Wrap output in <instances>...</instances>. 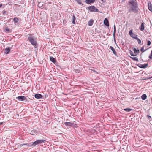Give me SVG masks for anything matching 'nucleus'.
Returning a JSON list of instances; mask_svg holds the SVG:
<instances>
[{"instance_id":"nucleus-11","label":"nucleus","mask_w":152,"mask_h":152,"mask_svg":"<svg viewBox=\"0 0 152 152\" xmlns=\"http://www.w3.org/2000/svg\"><path fill=\"white\" fill-rule=\"evenodd\" d=\"M148 9L151 11H152V5L151 2H148Z\"/></svg>"},{"instance_id":"nucleus-17","label":"nucleus","mask_w":152,"mask_h":152,"mask_svg":"<svg viewBox=\"0 0 152 152\" xmlns=\"http://www.w3.org/2000/svg\"><path fill=\"white\" fill-rule=\"evenodd\" d=\"M110 49L112 50L114 55H116L117 53L115 51V49L112 46H110Z\"/></svg>"},{"instance_id":"nucleus-10","label":"nucleus","mask_w":152,"mask_h":152,"mask_svg":"<svg viewBox=\"0 0 152 152\" xmlns=\"http://www.w3.org/2000/svg\"><path fill=\"white\" fill-rule=\"evenodd\" d=\"M145 23L144 22L142 23L141 26L139 27V28L141 31H142L144 30V25Z\"/></svg>"},{"instance_id":"nucleus-21","label":"nucleus","mask_w":152,"mask_h":152,"mask_svg":"<svg viewBox=\"0 0 152 152\" xmlns=\"http://www.w3.org/2000/svg\"><path fill=\"white\" fill-rule=\"evenodd\" d=\"M75 20H76V18H75V16L74 15V14H73L72 16V23L73 24H75Z\"/></svg>"},{"instance_id":"nucleus-26","label":"nucleus","mask_w":152,"mask_h":152,"mask_svg":"<svg viewBox=\"0 0 152 152\" xmlns=\"http://www.w3.org/2000/svg\"><path fill=\"white\" fill-rule=\"evenodd\" d=\"M42 2L41 3L39 2H38V4L37 5V6H38L39 7H42L43 4H42Z\"/></svg>"},{"instance_id":"nucleus-31","label":"nucleus","mask_w":152,"mask_h":152,"mask_svg":"<svg viewBox=\"0 0 152 152\" xmlns=\"http://www.w3.org/2000/svg\"><path fill=\"white\" fill-rule=\"evenodd\" d=\"M132 31L133 30L132 29H131L129 31V34L130 36L132 35L133 34V33L132 32Z\"/></svg>"},{"instance_id":"nucleus-7","label":"nucleus","mask_w":152,"mask_h":152,"mask_svg":"<svg viewBox=\"0 0 152 152\" xmlns=\"http://www.w3.org/2000/svg\"><path fill=\"white\" fill-rule=\"evenodd\" d=\"M104 24L107 26H109V22L108 19L105 18L104 21Z\"/></svg>"},{"instance_id":"nucleus-14","label":"nucleus","mask_w":152,"mask_h":152,"mask_svg":"<svg viewBox=\"0 0 152 152\" xmlns=\"http://www.w3.org/2000/svg\"><path fill=\"white\" fill-rule=\"evenodd\" d=\"M37 133V131L36 130H33L31 131L30 132V133L32 135H34L35 134Z\"/></svg>"},{"instance_id":"nucleus-29","label":"nucleus","mask_w":152,"mask_h":152,"mask_svg":"<svg viewBox=\"0 0 152 152\" xmlns=\"http://www.w3.org/2000/svg\"><path fill=\"white\" fill-rule=\"evenodd\" d=\"M144 46H143L141 48V49L140 50L142 52H143L145 51L146 50V49L144 50Z\"/></svg>"},{"instance_id":"nucleus-32","label":"nucleus","mask_w":152,"mask_h":152,"mask_svg":"<svg viewBox=\"0 0 152 152\" xmlns=\"http://www.w3.org/2000/svg\"><path fill=\"white\" fill-rule=\"evenodd\" d=\"M115 33L116 32H113V36L114 38V40L115 41Z\"/></svg>"},{"instance_id":"nucleus-20","label":"nucleus","mask_w":152,"mask_h":152,"mask_svg":"<svg viewBox=\"0 0 152 152\" xmlns=\"http://www.w3.org/2000/svg\"><path fill=\"white\" fill-rule=\"evenodd\" d=\"M130 36L133 38L135 39H136L137 38V35L134 33H133L132 35Z\"/></svg>"},{"instance_id":"nucleus-13","label":"nucleus","mask_w":152,"mask_h":152,"mask_svg":"<svg viewBox=\"0 0 152 152\" xmlns=\"http://www.w3.org/2000/svg\"><path fill=\"white\" fill-rule=\"evenodd\" d=\"M95 1V0H86L85 2L87 4H90L94 3Z\"/></svg>"},{"instance_id":"nucleus-30","label":"nucleus","mask_w":152,"mask_h":152,"mask_svg":"<svg viewBox=\"0 0 152 152\" xmlns=\"http://www.w3.org/2000/svg\"><path fill=\"white\" fill-rule=\"evenodd\" d=\"M149 58L150 59H152V50L151 52V53L149 56Z\"/></svg>"},{"instance_id":"nucleus-1","label":"nucleus","mask_w":152,"mask_h":152,"mask_svg":"<svg viewBox=\"0 0 152 152\" xmlns=\"http://www.w3.org/2000/svg\"><path fill=\"white\" fill-rule=\"evenodd\" d=\"M127 9L129 12H130L137 13L139 10L138 5L136 0H130L128 1L127 4Z\"/></svg>"},{"instance_id":"nucleus-33","label":"nucleus","mask_w":152,"mask_h":152,"mask_svg":"<svg viewBox=\"0 0 152 152\" xmlns=\"http://www.w3.org/2000/svg\"><path fill=\"white\" fill-rule=\"evenodd\" d=\"M151 42L150 41H148L147 42V45L148 46H149L151 44Z\"/></svg>"},{"instance_id":"nucleus-24","label":"nucleus","mask_w":152,"mask_h":152,"mask_svg":"<svg viewBox=\"0 0 152 152\" xmlns=\"http://www.w3.org/2000/svg\"><path fill=\"white\" fill-rule=\"evenodd\" d=\"M129 53L130 55L132 56H135L136 55H135L133 53V52L132 51H131V50H129Z\"/></svg>"},{"instance_id":"nucleus-39","label":"nucleus","mask_w":152,"mask_h":152,"mask_svg":"<svg viewBox=\"0 0 152 152\" xmlns=\"http://www.w3.org/2000/svg\"><path fill=\"white\" fill-rule=\"evenodd\" d=\"M103 2H104L105 1V0H101Z\"/></svg>"},{"instance_id":"nucleus-5","label":"nucleus","mask_w":152,"mask_h":152,"mask_svg":"<svg viewBox=\"0 0 152 152\" xmlns=\"http://www.w3.org/2000/svg\"><path fill=\"white\" fill-rule=\"evenodd\" d=\"M136 65L140 68L144 69L147 67L148 65V64H137Z\"/></svg>"},{"instance_id":"nucleus-3","label":"nucleus","mask_w":152,"mask_h":152,"mask_svg":"<svg viewBox=\"0 0 152 152\" xmlns=\"http://www.w3.org/2000/svg\"><path fill=\"white\" fill-rule=\"evenodd\" d=\"M45 141V140L44 139H42L40 140H37L35 142H34L31 146H35L38 144L44 142Z\"/></svg>"},{"instance_id":"nucleus-18","label":"nucleus","mask_w":152,"mask_h":152,"mask_svg":"<svg viewBox=\"0 0 152 152\" xmlns=\"http://www.w3.org/2000/svg\"><path fill=\"white\" fill-rule=\"evenodd\" d=\"M50 61L52 62L55 63L56 61L55 59L52 56L50 57Z\"/></svg>"},{"instance_id":"nucleus-8","label":"nucleus","mask_w":152,"mask_h":152,"mask_svg":"<svg viewBox=\"0 0 152 152\" xmlns=\"http://www.w3.org/2000/svg\"><path fill=\"white\" fill-rule=\"evenodd\" d=\"M34 97L36 99H39L42 98V96L41 94H37L35 95Z\"/></svg>"},{"instance_id":"nucleus-6","label":"nucleus","mask_w":152,"mask_h":152,"mask_svg":"<svg viewBox=\"0 0 152 152\" xmlns=\"http://www.w3.org/2000/svg\"><path fill=\"white\" fill-rule=\"evenodd\" d=\"M16 99L19 101H23L24 100H26V98L24 96H20L17 97Z\"/></svg>"},{"instance_id":"nucleus-41","label":"nucleus","mask_w":152,"mask_h":152,"mask_svg":"<svg viewBox=\"0 0 152 152\" xmlns=\"http://www.w3.org/2000/svg\"><path fill=\"white\" fill-rule=\"evenodd\" d=\"M3 123V122H0V125H1Z\"/></svg>"},{"instance_id":"nucleus-36","label":"nucleus","mask_w":152,"mask_h":152,"mask_svg":"<svg viewBox=\"0 0 152 152\" xmlns=\"http://www.w3.org/2000/svg\"><path fill=\"white\" fill-rule=\"evenodd\" d=\"M147 117L148 119H151V116L148 115H147Z\"/></svg>"},{"instance_id":"nucleus-27","label":"nucleus","mask_w":152,"mask_h":152,"mask_svg":"<svg viewBox=\"0 0 152 152\" xmlns=\"http://www.w3.org/2000/svg\"><path fill=\"white\" fill-rule=\"evenodd\" d=\"M136 39L137 40V41L138 43L139 44H141V40L139 38H138L137 37Z\"/></svg>"},{"instance_id":"nucleus-12","label":"nucleus","mask_w":152,"mask_h":152,"mask_svg":"<svg viewBox=\"0 0 152 152\" xmlns=\"http://www.w3.org/2000/svg\"><path fill=\"white\" fill-rule=\"evenodd\" d=\"M11 48H6L4 49V53L6 54H8L10 51Z\"/></svg>"},{"instance_id":"nucleus-4","label":"nucleus","mask_w":152,"mask_h":152,"mask_svg":"<svg viewBox=\"0 0 152 152\" xmlns=\"http://www.w3.org/2000/svg\"><path fill=\"white\" fill-rule=\"evenodd\" d=\"M88 9L91 12H98L99 11V10L94 6H89L88 7Z\"/></svg>"},{"instance_id":"nucleus-25","label":"nucleus","mask_w":152,"mask_h":152,"mask_svg":"<svg viewBox=\"0 0 152 152\" xmlns=\"http://www.w3.org/2000/svg\"><path fill=\"white\" fill-rule=\"evenodd\" d=\"M13 21L15 22V23H17L18 22V18H17V17H15V18H14L13 19Z\"/></svg>"},{"instance_id":"nucleus-15","label":"nucleus","mask_w":152,"mask_h":152,"mask_svg":"<svg viewBox=\"0 0 152 152\" xmlns=\"http://www.w3.org/2000/svg\"><path fill=\"white\" fill-rule=\"evenodd\" d=\"M94 23V20L92 19H91L90 20L88 21V26H91L92 25L93 23Z\"/></svg>"},{"instance_id":"nucleus-38","label":"nucleus","mask_w":152,"mask_h":152,"mask_svg":"<svg viewBox=\"0 0 152 152\" xmlns=\"http://www.w3.org/2000/svg\"><path fill=\"white\" fill-rule=\"evenodd\" d=\"M7 14V12L4 11H3V14L4 15H6Z\"/></svg>"},{"instance_id":"nucleus-34","label":"nucleus","mask_w":152,"mask_h":152,"mask_svg":"<svg viewBox=\"0 0 152 152\" xmlns=\"http://www.w3.org/2000/svg\"><path fill=\"white\" fill-rule=\"evenodd\" d=\"M5 30L7 31H10V29L7 27H6L5 28Z\"/></svg>"},{"instance_id":"nucleus-2","label":"nucleus","mask_w":152,"mask_h":152,"mask_svg":"<svg viewBox=\"0 0 152 152\" xmlns=\"http://www.w3.org/2000/svg\"><path fill=\"white\" fill-rule=\"evenodd\" d=\"M29 42L34 46L35 48H37V39L31 34H29L28 38Z\"/></svg>"},{"instance_id":"nucleus-23","label":"nucleus","mask_w":152,"mask_h":152,"mask_svg":"<svg viewBox=\"0 0 152 152\" xmlns=\"http://www.w3.org/2000/svg\"><path fill=\"white\" fill-rule=\"evenodd\" d=\"M132 110V109H130V108H125V109H124V110L126 111V112H129L130 111H131Z\"/></svg>"},{"instance_id":"nucleus-28","label":"nucleus","mask_w":152,"mask_h":152,"mask_svg":"<svg viewBox=\"0 0 152 152\" xmlns=\"http://www.w3.org/2000/svg\"><path fill=\"white\" fill-rule=\"evenodd\" d=\"M76 1L77 2L78 4L83 5L81 0H76Z\"/></svg>"},{"instance_id":"nucleus-35","label":"nucleus","mask_w":152,"mask_h":152,"mask_svg":"<svg viewBox=\"0 0 152 152\" xmlns=\"http://www.w3.org/2000/svg\"><path fill=\"white\" fill-rule=\"evenodd\" d=\"M113 27H114V31L113 32H116V26H115V25H114Z\"/></svg>"},{"instance_id":"nucleus-37","label":"nucleus","mask_w":152,"mask_h":152,"mask_svg":"<svg viewBox=\"0 0 152 152\" xmlns=\"http://www.w3.org/2000/svg\"><path fill=\"white\" fill-rule=\"evenodd\" d=\"M152 78V77H149V78H145V80H146V79H151Z\"/></svg>"},{"instance_id":"nucleus-19","label":"nucleus","mask_w":152,"mask_h":152,"mask_svg":"<svg viewBox=\"0 0 152 152\" xmlns=\"http://www.w3.org/2000/svg\"><path fill=\"white\" fill-rule=\"evenodd\" d=\"M147 96L146 94H143L141 96V99L143 100H145L147 98Z\"/></svg>"},{"instance_id":"nucleus-22","label":"nucleus","mask_w":152,"mask_h":152,"mask_svg":"<svg viewBox=\"0 0 152 152\" xmlns=\"http://www.w3.org/2000/svg\"><path fill=\"white\" fill-rule=\"evenodd\" d=\"M130 58L132 59L133 60L136 61L137 62H138L139 61L138 58L136 57H131Z\"/></svg>"},{"instance_id":"nucleus-16","label":"nucleus","mask_w":152,"mask_h":152,"mask_svg":"<svg viewBox=\"0 0 152 152\" xmlns=\"http://www.w3.org/2000/svg\"><path fill=\"white\" fill-rule=\"evenodd\" d=\"M65 125L66 126H72L74 124V123L71 122H65Z\"/></svg>"},{"instance_id":"nucleus-9","label":"nucleus","mask_w":152,"mask_h":152,"mask_svg":"<svg viewBox=\"0 0 152 152\" xmlns=\"http://www.w3.org/2000/svg\"><path fill=\"white\" fill-rule=\"evenodd\" d=\"M133 50L134 54L135 55H136V56L140 52L139 50L138 49H136L135 48H133Z\"/></svg>"},{"instance_id":"nucleus-40","label":"nucleus","mask_w":152,"mask_h":152,"mask_svg":"<svg viewBox=\"0 0 152 152\" xmlns=\"http://www.w3.org/2000/svg\"><path fill=\"white\" fill-rule=\"evenodd\" d=\"M2 6V4H0V7H1Z\"/></svg>"}]
</instances>
